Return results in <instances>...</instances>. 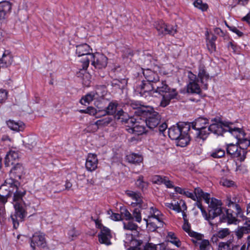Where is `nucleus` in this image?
Wrapping results in <instances>:
<instances>
[{"label": "nucleus", "instance_id": "e433bc0d", "mask_svg": "<svg viewBox=\"0 0 250 250\" xmlns=\"http://www.w3.org/2000/svg\"><path fill=\"white\" fill-rule=\"evenodd\" d=\"M127 195L135 201V202H132L131 205L135 207L137 205H141L142 202V197L139 193L134 192H128Z\"/></svg>", "mask_w": 250, "mask_h": 250}, {"label": "nucleus", "instance_id": "4be33fe9", "mask_svg": "<svg viewBox=\"0 0 250 250\" xmlns=\"http://www.w3.org/2000/svg\"><path fill=\"white\" fill-rule=\"evenodd\" d=\"M12 4L8 1L0 2V20L6 18L10 14Z\"/></svg>", "mask_w": 250, "mask_h": 250}, {"label": "nucleus", "instance_id": "6e6d98bb", "mask_svg": "<svg viewBox=\"0 0 250 250\" xmlns=\"http://www.w3.org/2000/svg\"><path fill=\"white\" fill-rule=\"evenodd\" d=\"M243 231L246 233L250 232V218H247L245 222L244 226L242 228Z\"/></svg>", "mask_w": 250, "mask_h": 250}, {"label": "nucleus", "instance_id": "338daca9", "mask_svg": "<svg viewBox=\"0 0 250 250\" xmlns=\"http://www.w3.org/2000/svg\"><path fill=\"white\" fill-rule=\"evenodd\" d=\"M124 111L121 109L120 110H119L117 113L115 115L114 118L116 120H119L120 119H122V122L123 121V118H121V116H124Z\"/></svg>", "mask_w": 250, "mask_h": 250}, {"label": "nucleus", "instance_id": "f704fd0d", "mask_svg": "<svg viewBox=\"0 0 250 250\" xmlns=\"http://www.w3.org/2000/svg\"><path fill=\"white\" fill-rule=\"evenodd\" d=\"M126 160H127L129 163L140 164L143 161V157L140 155L136 153H132L126 156Z\"/></svg>", "mask_w": 250, "mask_h": 250}, {"label": "nucleus", "instance_id": "4c0bfd02", "mask_svg": "<svg viewBox=\"0 0 250 250\" xmlns=\"http://www.w3.org/2000/svg\"><path fill=\"white\" fill-rule=\"evenodd\" d=\"M187 91L188 93L199 94L201 92V89L195 81L190 82L188 85Z\"/></svg>", "mask_w": 250, "mask_h": 250}, {"label": "nucleus", "instance_id": "603ef678", "mask_svg": "<svg viewBox=\"0 0 250 250\" xmlns=\"http://www.w3.org/2000/svg\"><path fill=\"white\" fill-rule=\"evenodd\" d=\"M218 250H230V243L229 242H220L218 244Z\"/></svg>", "mask_w": 250, "mask_h": 250}, {"label": "nucleus", "instance_id": "864d4df0", "mask_svg": "<svg viewBox=\"0 0 250 250\" xmlns=\"http://www.w3.org/2000/svg\"><path fill=\"white\" fill-rule=\"evenodd\" d=\"M133 216L135 218L136 221L140 223L142 220V217L140 210L138 208H135L133 212Z\"/></svg>", "mask_w": 250, "mask_h": 250}, {"label": "nucleus", "instance_id": "c85d7f7f", "mask_svg": "<svg viewBox=\"0 0 250 250\" xmlns=\"http://www.w3.org/2000/svg\"><path fill=\"white\" fill-rule=\"evenodd\" d=\"M8 127L14 131H21L24 129V124L21 121L15 122L14 120H9L6 122Z\"/></svg>", "mask_w": 250, "mask_h": 250}, {"label": "nucleus", "instance_id": "423d86ee", "mask_svg": "<svg viewBox=\"0 0 250 250\" xmlns=\"http://www.w3.org/2000/svg\"><path fill=\"white\" fill-rule=\"evenodd\" d=\"M141 116L135 114L133 116L126 119V130L130 134L137 135H142L146 132V123L142 120Z\"/></svg>", "mask_w": 250, "mask_h": 250}, {"label": "nucleus", "instance_id": "5fc2aeb1", "mask_svg": "<svg viewBox=\"0 0 250 250\" xmlns=\"http://www.w3.org/2000/svg\"><path fill=\"white\" fill-rule=\"evenodd\" d=\"M136 185L138 188H145L148 186L147 183L143 181V177L142 176L139 177L136 182Z\"/></svg>", "mask_w": 250, "mask_h": 250}, {"label": "nucleus", "instance_id": "a878e982", "mask_svg": "<svg viewBox=\"0 0 250 250\" xmlns=\"http://www.w3.org/2000/svg\"><path fill=\"white\" fill-rule=\"evenodd\" d=\"M203 237L204 235L201 234V238H194L196 240H193V242L199 246V250H209L211 247L210 242L207 239H203Z\"/></svg>", "mask_w": 250, "mask_h": 250}, {"label": "nucleus", "instance_id": "c756f323", "mask_svg": "<svg viewBox=\"0 0 250 250\" xmlns=\"http://www.w3.org/2000/svg\"><path fill=\"white\" fill-rule=\"evenodd\" d=\"M118 104L116 103L110 102L105 109H100L99 108V112H101L102 115H113L115 113Z\"/></svg>", "mask_w": 250, "mask_h": 250}, {"label": "nucleus", "instance_id": "7ed1b4c3", "mask_svg": "<svg viewBox=\"0 0 250 250\" xmlns=\"http://www.w3.org/2000/svg\"><path fill=\"white\" fill-rule=\"evenodd\" d=\"M25 193V188H16L14 193L13 201L15 202L14 207L15 212L14 214L11 215V218L15 229L18 227L19 221H22L25 216V211L21 204L22 197Z\"/></svg>", "mask_w": 250, "mask_h": 250}, {"label": "nucleus", "instance_id": "9d476101", "mask_svg": "<svg viewBox=\"0 0 250 250\" xmlns=\"http://www.w3.org/2000/svg\"><path fill=\"white\" fill-rule=\"evenodd\" d=\"M208 204V218L206 220H212L220 215L222 212V203L220 200L214 198L210 199L209 197V203Z\"/></svg>", "mask_w": 250, "mask_h": 250}, {"label": "nucleus", "instance_id": "bf43d9fd", "mask_svg": "<svg viewBox=\"0 0 250 250\" xmlns=\"http://www.w3.org/2000/svg\"><path fill=\"white\" fill-rule=\"evenodd\" d=\"M163 219L164 218H159L157 219H148L150 221H152L155 223L156 225H157V226H159V227L161 228L163 227L164 225V222H163Z\"/></svg>", "mask_w": 250, "mask_h": 250}, {"label": "nucleus", "instance_id": "69168bd1", "mask_svg": "<svg viewBox=\"0 0 250 250\" xmlns=\"http://www.w3.org/2000/svg\"><path fill=\"white\" fill-rule=\"evenodd\" d=\"M167 241L171 243L172 241L175 240L177 238L173 232H169L167 234Z\"/></svg>", "mask_w": 250, "mask_h": 250}, {"label": "nucleus", "instance_id": "37998d69", "mask_svg": "<svg viewBox=\"0 0 250 250\" xmlns=\"http://www.w3.org/2000/svg\"><path fill=\"white\" fill-rule=\"evenodd\" d=\"M112 121V118L110 117H107L102 119L97 120L95 125L97 128L101 126H105L108 125Z\"/></svg>", "mask_w": 250, "mask_h": 250}, {"label": "nucleus", "instance_id": "412c9836", "mask_svg": "<svg viewBox=\"0 0 250 250\" xmlns=\"http://www.w3.org/2000/svg\"><path fill=\"white\" fill-rule=\"evenodd\" d=\"M112 235L110 230L108 229H104L98 234L99 241L100 243L105 244L107 246L110 245L111 242L110 239Z\"/></svg>", "mask_w": 250, "mask_h": 250}, {"label": "nucleus", "instance_id": "a18cd8bd", "mask_svg": "<svg viewBox=\"0 0 250 250\" xmlns=\"http://www.w3.org/2000/svg\"><path fill=\"white\" fill-rule=\"evenodd\" d=\"M94 96L95 94L94 92L88 93L81 99L80 103L83 105H86V104H89L93 100Z\"/></svg>", "mask_w": 250, "mask_h": 250}, {"label": "nucleus", "instance_id": "bb28decb", "mask_svg": "<svg viewBox=\"0 0 250 250\" xmlns=\"http://www.w3.org/2000/svg\"><path fill=\"white\" fill-rule=\"evenodd\" d=\"M19 155L18 152L15 150H10L6 154L5 158V165L9 167L10 165H14V162L19 159Z\"/></svg>", "mask_w": 250, "mask_h": 250}, {"label": "nucleus", "instance_id": "3c124183", "mask_svg": "<svg viewBox=\"0 0 250 250\" xmlns=\"http://www.w3.org/2000/svg\"><path fill=\"white\" fill-rule=\"evenodd\" d=\"M144 220L146 221L147 228L152 231H155L157 228H160L155 224L154 222L150 221L148 219H144Z\"/></svg>", "mask_w": 250, "mask_h": 250}, {"label": "nucleus", "instance_id": "13d9d810", "mask_svg": "<svg viewBox=\"0 0 250 250\" xmlns=\"http://www.w3.org/2000/svg\"><path fill=\"white\" fill-rule=\"evenodd\" d=\"M8 92L4 89H0V104L3 103L7 99Z\"/></svg>", "mask_w": 250, "mask_h": 250}, {"label": "nucleus", "instance_id": "2eb2a0df", "mask_svg": "<svg viewBox=\"0 0 250 250\" xmlns=\"http://www.w3.org/2000/svg\"><path fill=\"white\" fill-rule=\"evenodd\" d=\"M211 123L208 127L209 131L217 135H222L223 133L226 132L225 128L228 124H224L220 121L219 119L214 118L211 121Z\"/></svg>", "mask_w": 250, "mask_h": 250}, {"label": "nucleus", "instance_id": "e2e57ef3", "mask_svg": "<svg viewBox=\"0 0 250 250\" xmlns=\"http://www.w3.org/2000/svg\"><path fill=\"white\" fill-rule=\"evenodd\" d=\"M94 222L95 223L96 227L98 229H100L101 231H102V230L104 229H108L107 227H105L103 225V224L101 223V220H100L97 219L94 220Z\"/></svg>", "mask_w": 250, "mask_h": 250}, {"label": "nucleus", "instance_id": "6ab92c4d", "mask_svg": "<svg viewBox=\"0 0 250 250\" xmlns=\"http://www.w3.org/2000/svg\"><path fill=\"white\" fill-rule=\"evenodd\" d=\"M98 160L97 155L92 154H88L85 162V167L89 171H93L95 170L98 165Z\"/></svg>", "mask_w": 250, "mask_h": 250}, {"label": "nucleus", "instance_id": "6e6552de", "mask_svg": "<svg viewBox=\"0 0 250 250\" xmlns=\"http://www.w3.org/2000/svg\"><path fill=\"white\" fill-rule=\"evenodd\" d=\"M175 191L183 194L195 201L196 199H204L206 203H209V194L204 192L201 188H194V191H189L188 188H175Z\"/></svg>", "mask_w": 250, "mask_h": 250}, {"label": "nucleus", "instance_id": "680f3d73", "mask_svg": "<svg viewBox=\"0 0 250 250\" xmlns=\"http://www.w3.org/2000/svg\"><path fill=\"white\" fill-rule=\"evenodd\" d=\"M228 27L231 31L235 33L238 37H242L243 36V33L239 31L236 27L232 26H228Z\"/></svg>", "mask_w": 250, "mask_h": 250}, {"label": "nucleus", "instance_id": "79ce46f5", "mask_svg": "<svg viewBox=\"0 0 250 250\" xmlns=\"http://www.w3.org/2000/svg\"><path fill=\"white\" fill-rule=\"evenodd\" d=\"M229 234V230L228 229H222L213 235L212 239L213 240L215 238L216 240L217 238L223 239Z\"/></svg>", "mask_w": 250, "mask_h": 250}, {"label": "nucleus", "instance_id": "aec40b11", "mask_svg": "<svg viewBox=\"0 0 250 250\" xmlns=\"http://www.w3.org/2000/svg\"><path fill=\"white\" fill-rule=\"evenodd\" d=\"M151 181L153 183L159 185L164 184L167 188H179L178 187H174L173 182L167 177L154 175L151 177Z\"/></svg>", "mask_w": 250, "mask_h": 250}, {"label": "nucleus", "instance_id": "c9c22d12", "mask_svg": "<svg viewBox=\"0 0 250 250\" xmlns=\"http://www.w3.org/2000/svg\"><path fill=\"white\" fill-rule=\"evenodd\" d=\"M142 250H166V246L164 244L154 245L152 243H147L143 245Z\"/></svg>", "mask_w": 250, "mask_h": 250}, {"label": "nucleus", "instance_id": "ea45409f", "mask_svg": "<svg viewBox=\"0 0 250 250\" xmlns=\"http://www.w3.org/2000/svg\"><path fill=\"white\" fill-rule=\"evenodd\" d=\"M120 210L121 214L119 213H113L111 210H108L107 211V214L109 215V217L114 221H119L123 219V215L125 208L124 207H120Z\"/></svg>", "mask_w": 250, "mask_h": 250}, {"label": "nucleus", "instance_id": "a211bd4d", "mask_svg": "<svg viewBox=\"0 0 250 250\" xmlns=\"http://www.w3.org/2000/svg\"><path fill=\"white\" fill-rule=\"evenodd\" d=\"M155 83H152L147 81H143L140 84L136 86V90L143 96L146 93H148L152 91L155 92Z\"/></svg>", "mask_w": 250, "mask_h": 250}, {"label": "nucleus", "instance_id": "8fccbe9b", "mask_svg": "<svg viewBox=\"0 0 250 250\" xmlns=\"http://www.w3.org/2000/svg\"><path fill=\"white\" fill-rule=\"evenodd\" d=\"M220 184L223 187L227 188H230L234 186V182L230 180H228L226 178H222L220 181Z\"/></svg>", "mask_w": 250, "mask_h": 250}, {"label": "nucleus", "instance_id": "473e14b6", "mask_svg": "<svg viewBox=\"0 0 250 250\" xmlns=\"http://www.w3.org/2000/svg\"><path fill=\"white\" fill-rule=\"evenodd\" d=\"M210 156L213 158L218 159L223 157L225 155V151L221 147L212 149L209 153Z\"/></svg>", "mask_w": 250, "mask_h": 250}, {"label": "nucleus", "instance_id": "0eeeda50", "mask_svg": "<svg viewBox=\"0 0 250 250\" xmlns=\"http://www.w3.org/2000/svg\"><path fill=\"white\" fill-rule=\"evenodd\" d=\"M226 205L229 208L226 210V216L221 218V221H227L229 224H236L237 217L243 216L241 208L239 205L232 202L229 198H228Z\"/></svg>", "mask_w": 250, "mask_h": 250}, {"label": "nucleus", "instance_id": "0e129e2a", "mask_svg": "<svg viewBox=\"0 0 250 250\" xmlns=\"http://www.w3.org/2000/svg\"><path fill=\"white\" fill-rule=\"evenodd\" d=\"M205 35L206 37V40L208 41H212V42H215V41L217 39L216 36L214 34H212L211 37H210L209 33L208 31H206Z\"/></svg>", "mask_w": 250, "mask_h": 250}, {"label": "nucleus", "instance_id": "4468645a", "mask_svg": "<svg viewBox=\"0 0 250 250\" xmlns=\"http://www.w3.org/2000/svg\"><path fill=\"white\" fill-rule=\"evenodd\" d=\"M154 26L159 35H165L167 34L174 35L177 32V30L175 28L176 26L167 25L162 21L155 22Z\"/></svg>", "mask_w": 250, "mask_h": 250}, {"label": "nucleus", "instance_id": "b1692460", "mask_svg": "<svg viewBox=\"0 0 250 250\" xmlns=\"http://www.w3.org/2000/svg\"><path fill=\"white\" fill-rule=\"evenodd\" d=\"M126 243H128L129 248L127 250H142L143 242L138 240L135 238L126 239Z\"/></svg>", "mask_w": 250, "mask_h": 250}, {"label": "nucleus", "instance_id": "393cba45", "mask_svg": "<svg viewBox=\"0 0 250 250\" xmlns=\"http://www.w3.org/2000/svg\"><path fill=\"white\" fill-rule=\"evenodd\" d=\"M231 124H228L227 126L225 128L226 132L228 131L230 133L237 139V141L238 139H240L241 137H244L245 136L246 134L241 129L232 127L231 126Z\"/></svg>", "mask_w": 250, "mask_h": 250}, {"label": "nucleus", "instance_id": "5701e85b", "mask_svg": "<svg viewBox=\"0 0 250 250\" xmlns=\"http://www.w3.org/2000/svg\"><path fill=\"white\" fill-rule=\"evenodd\" d=\"M142 70L143 74L147 81L152 83H156L159 81L160 78L156 72L149 69H142Z\"/></svg>", "mask_w": 250, "mask_h": 250}, {"label": "nucleus", "instance_id": "774afa93", "mask_svg": "<svg viewBox=\"0 0 250 250\" xmlns=\"http://www.w3.org/2000/svg\"><path fill=\"white\" fill-rule=\"evenodd\" d=\"M139 135H137L136 134H134V135L133 136L130 137V138H128V141L131 143L133 144H136L139 140Z\"/></svg>", "mask_w": 250, "mask_h": 250}, {"label": "nucleus", "instance_id": "a19ab883", "mask_svg": "<svg viewBox=\"0 0 250 250\" xmlns=\"http://www.w3.org/2000/svg\"><path fill=\"white\" fill-rule=\"evenodd\" d=\"M149 209V214L148 215V218L147 219H151V218L152 219L164 218V216L162 213L156 208L151 207Z\"/></svg>", "mask_w": 250, "mask_h": 250}, {"label": "nucleus", "instance_id": "39448f33", "mask_svg": "<svg viewBox=\"0 0 250 250\" xmlns=\"http://www.w3.org/2000/svg\"><path fill=\"white\" fill-rule=\"evenodd\" d=\"M24 174V167L20 163L16 164L11 169L9 173V178H7L4 184L0 186H4L9 188H19L21 186V180Z\"/></svg>", "mask_w": 250, "mask_h": 250}, {"label": "nucleus", "instance_id": "1a4fd4ad", "mask_svg": "<svg viewBox=\"0 0 250 250\" xmlns=\"http://www.w3.org/2000/svg\"><path fill=\"white\" fill-rule=\"evenodd\" d=\"M76 54L78 57L86 56L85 58L82 61L83 69L86 70L89 64L90 57L92 54V49L86 43H83L76 46Z\"/></svg>", "mask_w": 250, "mask_h": 250}, {"label": "nucleus", "instance_id": "f3484780", "mask_svg": "<svg viewBox=\"0 0 250 250\" xmlns=\"http://www.w3.org/2000/svg\"><path fill=\"white\" fill-rule=\"evenodd\" d=\"M31 247L34 250L36 247L44 248L46 245V241L43 233L36 232L31 238Z\"/></svg>", "mask_w": 250, "mask_h": 250}, {"label": "nucleus", "instance_id": "de8ad7c7", "mask_svg": "<svg viewBox=\"0 0 250 250\" xmlns=\"http://www.w3.org/2000/svg\"><path fill=\"white\" fill-rule=\"evenodd\" d=\"M194 6L201 10L202 11H206L208 8L207 4L203 3L202 0H196L193 2Z\"/></svg>", "mask_w": 250, "mask_h": 250}, {"label": "nucleus", "instance_id": "f8f14e48", "mask_svg": "<svg viewBox=\"0 0 250 250\" xmlns=\"http://www.w3.org/2000/svg\"><path fill=\"white\" fill-rule=\"evenodd\" d=\"M132 219L131 214L126 209V220H128L126 224V239L135 238L138 235V226L131 221Z\"/></svg>", "mask_w": 250, "mask_h": 250}, {"label": "nucleus", "instance_id": "09e8293b", "mask_svg": "<svg viewBox=\"0 0 250 250\" xmlns=\"http://www.w3.org/2000/svg\"><path fill=\"white\" fill-rule=\"evenodd\" d=\"M165 206L167 208L176 211L177 212L182 211V208L177 202V204H173L172 203H165Z\"/></svg>", "mask_w": 250, "mask_h": 250}, {"label": "nucleus", "instance_id": "c03bdc74", "mask_svg": "<svg viewBox=\"0 0 250 250\" xmlns=\"http://www.w3.org/2000/svg\"><path fill=\"white\" fill-rule=\"evenodd\" d=\"M67 237L70 241L75 240L80 234V232L76 230L75 228H70L67 232Z\"/></svg>", "mask_w": 250, "mask_h": 250}, {"label": "nucleus", "instance_id": "cd10ccee", "mask_svg": "<svg viewBox=\"0 0 250 250\" xmlns=\"http://www.w3.org/2000/svg\"><path fill=\"white\" fill-rule=\"evenodd\" d=\"M198 77L201 83L204 84V88L206 89H207V82L209 79V75L207 73L204 66L202 65L199 66Z\"/></svg>", "mask_w": 250, "mask_h": 250}, {"label": "nucleus", "instance_id": "f03ea898", "mask_svg": "<svg viewBox=\"0 0 250 250\" xmlns=\"http://www.w3.org/2000/svg\"><path fill=\"white\" fill-rule=\"evenodd\" d=\"M189 125L186 122L179 123L168 129V136L177 141V145L185 147L189 143L192 136L189 133Z\"/></svg>", "mask_w": 250, "mask_h": 250}, {"label": "nucleus", "instance_id": "dca6fc26", "mask_svg": "<svg viewBox=\"0 0 250 250\" xmlns=\"http://www.w3.org/2000/svg\"><path fill=\"white\" fill-rule=\"evenodd\" d=\"M189 125L190 130L189 133L193 137L194 136V130H199L206 126V125L208 124V120L206 118L199 117L195 120V121L191 123H187Z\"/></svg>", "mask_w": 250, "mask_h": 250}, {"label": "nucleus", "instance_id": "72a5a7b5", "mask_svg": "<svg viewBox=\"0 0 250 250\" xmlns=\"http://www.w3.org/2000/svg\"><path fill=\"white\" fill-rule=\"evenodd\" d=\"M236 144L238 145L239 147L242 150H244L246 152V155L247 154L248 150H247L248 147L250 146V141L248 139L244 137H241L240 139H238L236 143Z\"/></svg>", "mask_w": 250, "mask_h": 250}, {"label": "nucleus", "instance_id": "ddd939ff", "mask_svg": "<svg viewBox=\"0 0 250 250\" xmlns=\"http://www.w3.org/2000/svg\"><path fill=\"white\" fill-rule=\"evenodd\" d=\"M91 64L96 69L105 68L107 64V58L103 54L96 52L91 54Z\"/></svg>", "mask_w": 250, "mask_h": 250}, {"label": "nucleus", "instance_id": "20e7f679", "mask_svg": "<svg viewBox=\"0 0 250 250\" xmlns=\"http://www.w3.org/2000/svg\"><path fill=\"white\" fill-rule=\"evenodd\" d=\"M155 92L158 93L162 96L160 105L165 107L167 106L171 100L175 99L177 96L178 93L175 89L170 88L165 82L158 81L155 83Z\"/></svg>", "mask_w": 250, "mask_h": 250}, {"label": "nucleus", "instance_id": "2f4dec72", "mask_svg": "<svg viewBox=\"0 0 250 250\" xmlns=\"http://www.w3.org/2000/svg\"><path fill=\"white\" fill-rule=\"evenodd\" d=\"M193 129L194 130V136L192 137V139H201L204 140L209 134V130H208V128H207L206 126L199 130Z\"/></svg>", "mask_w": 250, "mask_h": 250}, {"label": "nucleus", "instance_id": "4d7b16f0", "mask_svg": "<svg viewBox=\"0 0 250 250\" xmlns=\"http://www.w3.org/2000/svg\"><path fill=\"white\" fill-rule=\"evenodd\" d=\"M207 47L210 53L214 52L216 50V45L215 42L212 41L207 40Z\"/></svg>", "mask_w": 250, "mask_h": 250}, {"label": "nucleus", "instance_id": "49530a36", "mask_svg": "<svg viewBox=\"0 0 250 250\" xmlns=\"http://www.w3.org/2000/svg\"><path fill=\"white\" fill-rule=\"evenodd\" d=\"M79 112L81 113L88 114L91 116L97 115L98 113L101 112H99V110H97L92 106H88L85 109H81L79 110Z\"/></svg>", "mask_w": 250, "mask_h": 250}, {"label": "nucleus", "instance_id": "7c9ffc66", "mask_svg": "<svg viewBox=\"0 0 250 250\" xmlns=\"http://www.w3.org/2000/svg\"><path fill=\"white\" fill-rule=\"evenodd\" d=\"M12 57L8 50H5L0 59V64L2 67H7L12 62Z\"/></svg>", "mask_w": 250, "mask_h": 250}, {"label": "nucleus", "instance_id": "052dcab7", "mask_svg": "<svg viewBox=\"0 0 250 250\" xmlns=\"http://www.w3.org/2000/svg\"><path fill=\"white\" fill-rule=\"evenodd\" d=\"M196 206L197 207V208H199V209H200L202 214L203 216L205 217V219H207L208 213L204 209L202 204L199 202H197L196 203Z\"/></svg>", "mask_w": 250, "mask_h": 250}, {"label": "nucleus", "instance_id": "58836bf2", "mask_svg": "<svg viewBox=\"0 0 250 250\" xmlns=\"http://www.w3.org/2000/svg\"><path fill=\"white\" fill-rule=\"evenodd\" d=\"M183 229L191 237L200 238L201 237V233L193 231L190 229V226L188 223V221L187 222H184V224L183 226Z\"/></svg>", "mask_w": 250, "mask_h": 250}, {"label": "nucleus", "instance_id": "f257e3e1", "mask_svg": "<svg viewBox=\"0 0 250 250\" xmlns=\"http://www.w3.org/2000/svg\"><path fill=\"white\" fill-rule=\"evenodd\" d=\"M127 108L128 109L132 108L135 110V114L146 118L144 120L146 125L150 129L157 127L160 123L161 115L152 106L145 105L141 102L126 99V109Z\"/></svg>", "mask_w": 250, "mask_h": 250}, {"label": "nucleus", "instance_id": "9b49d317", "mask_svg": "<svg viewBox=\"0 0 250 250\" xmlns=\"http://www.w3.org/2000/svg\"><path fill=\"white\" fill-rule=\"evenodd\" d=\"M227 153L233 158H236L241 162L244 161L246 159V152L239 147L237 144L233 143L226 145Z\"/></svg>", "mask_w": 250, "mask_h": 250}]
</instances>
